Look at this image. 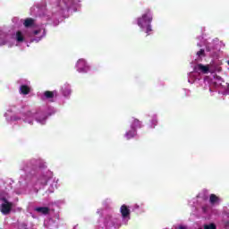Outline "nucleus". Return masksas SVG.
<instances>
[{"label":"nucleus","mask_w":229,"mask_h":229,"mask_svg":"<svg viewBox=\"0 0 229 229\" xmlns=\"http://www.w3.org/2000/svg\"><path fill=\"white\" fill-rule=\"evenodd\" d=\"M46 185H49L48 192L50 194L58 189V180L53 178V172L51 170L40 172L33 185V192H38V189H42Z\"/></svg>","instance_id":"0eeeda50"},{"label":"nucleus","mask_w":229,"mask_h":229,"mask_svg":"<svg viewBox=\"0 0 229 229\" xmlns=\"http://www.w3.org/2000/svg\"><path fill=\"white\" fill-rule=\"evenodd\" d=\"M208 72H221V67L212 61L209 64H197L193 67V71L188 74V83L196 85V87H203V89H209V92L213 89H216L218 94L229 95V84L223 81V78L217 75L212 77H205L201 74H208Z\"/></svg>","instance_id":"f257e3e1"},{"label":"nucleus","mask_w":229,"mask_h":229,"mask_svg":"<svg viewBox=\"0 0 229 229\" xmlns=\"http://www.w3.org/2000/svg\"><path fill=\"white\" fill-rule=\"evenodd\" d=\"M64 203H65V200L60 199L54 202V205H56V207H62V205H64Z\"/></svg>","instance_id":"5701e85b"},{"label":"nucleus","mask_w":229,"mask_h":229,"mask_svg":"<svg viewBox=\"0 0 229 229\" xmlns=\"http://www.w3.org/2000/svg\"><path fill=\"white\" fill-rule=\"evenodd\" d=\"M204 229H216V225L208 224L204 226Z\"/></svg>","instance_id":"b1692460"},{"label":"nucleus","mask_w":229,"mask_h":229,"mask_svg":"<svg viewBox=\"0 0 229 229\" xmlns=\"http://www.w3.org/2000/svg\"><path fill=\"white\" fill-rule=\"evenodd\" d=\"M203 212H208V207H202Z\"/></svg>","instance_id":"cd10ccee"},{"label":"nucleus","mask_w":229,"mask_h":229,"mask_svg":"<svg viewBox=\"0 0 229 229\" xmlns=\"http://www.w3.org/2000/svg\"><path fill=\"white\" fill-rule=\"evenodd\" d=\"M153 11L151 9H145L142 14L136 19V24L146 35L153 33Z\"/></svg>","instance_id":"1a4fd4ad"},{"label":"nucleus","mask_w":229,"mask_h":229,"mask_svg":"<svg viewBox=\"0 0 229 229\" xmlns=\"http://www.w3.org/2000/svg\"><path fill=\"white\" fill-rule=\"evenodd\" d=\"M30 15H35V7L30 8Z\"/></svg>","instance_id":"a878e982"},{"label":"nucleus","mask_w":229,"mask_h":229,"mask_svg":"<svg viewBox=\"0 0 229 229\" xmlns=\"http://www.w3.org/2000/svg\"><path fill=\"white\" fill-rule=\"evenodd\" d=\"M139 128H142V122L138 119L133 118L131 123V130H136Z\"/></svg>","instance_id":"a211bd4d"},{"label":"nucleus","mask_w":229,"mask_h":229,"mask_svg":"<svg viewBox=\"0 0 229 229\" xmlns=\"http://www.w3.org/2000/svg\"><path fill=\"white\" fill-rule=\"evenodd\" d=\"M97 214H99V216H101V214H103V209H98Z\"/></svg>","instance_id":"c85d7f7f"},{"label":"nucleus","mask_w":229,"mask_h":229,"mask_svg":"<svg viewBox=\"0 0 229 229\" xmlns=\"http://www.w3.org/2000/svg\"><path fill=\"white\" fill-rule=\"evenodd\" d=\"M55 98H56V91H45L41 95V99L43 101H49L50 103L55 101Z\"/></svg>","instance_id":"f8f14e48"},{"label":"nucleus","mask_w":229,"mask_h":229,"mask_svg":"<svg viewBox=\"0 0 229 229\" xmlns=\"http://www.w3.org/2000/svg\"><path fill=\"white\" fill-rule=\"evenodd\" d=\"M41 109L47 117H51V115H55V114H56V109H55L53 106H42Z\"/></svg>","instance_id":"f3484780"},{"label":"nucleus","mask_w":229,"mask_h":229,"mask_svg":"<svg viewBox=\"0 0 229 229\" xmlns=\"http://www.w3.org/2000/svg\"><path fill=\"white\" fill-rule=\"evenodd\" d=\"M198 40L199 42L197 43V46L199 47H203V46H206V51L209 53V55L213 56V58H217L221 49H225V43L219 40L217 38L208 43L203 37H199Z\"/></svg>","instance_id":"6e6552de"},{"label":"nucleus","mask_w":229,"mask_h":229,"mask_svg":"<svg viewBox=\"0 0 229 229\" xmlns=\"http://www.w3.org/2000/svg\"><path fill=\"white\" fill-rule=\"evenodd\" d=\"M120 212L122 214L123 222L124 225L130 221V208L126 205H123L120 208Z\"/></svg>","instance_id":"ddd939ff"},{"label":"nucleus","mask_w":229,"mask_h":229,"mask_svg":"<svg viewBox=\"0 0 229 229\" xmlns=\"http://www.w3.org/2000/svg\"><path fill=\"white\" fill-rule=\"evenodd\" d=\"M37 167L38 169H46L47 163L42 158H32L21 164V176L18 181L20 189L15 191L16 194H28V189H30L28 174H31V171H34Z\"/></svg>","instance_id":"20e7f679"},{"label":"nucleus","mask_w":229,"mask_h":229,"mask_svg":"<svg viewBox=\"0 0 229 229\" xmlns=\"http://www.w3.org/2000/svg\"><path fill=\"white\" fill-rule=\"evenodd\" d=\"M121 226V222L117 217L112 215H106L104 218V228L105 229H115Z\"/></svg>","instance_id":"9b49d317"},{"label":"nucleus","mask_w":229,"mask_h":229,"mask_svg":"<svg viewBox=\"0 0 229 229\" xmlns=\"http://www.w3.org/2000/svg\"><path fill=\"white\" fill-rule=\"evenodd\" d=\"M205 56V49L201 48L199 51L197 52V60L199 62L201 58Z\"/></svg>","instance_id":"4be33fe9"},{"label":"nucleus","mask_w":229,"mask_h":229,"mask_svg":"<svg viewBox=\"0 0 229 229\" xmlns=\"http://www.w3.org/2000/svg\"><path fill=\"white\" fill-rule=\"evenodd\" d=\"M81 10V0H72L70 3L58 1L52 5L50 14H43L47 19H60L66 17L67 13H75Z\"/></svg>","instance_id":"39448f33"},{"label":"nucleus","mask_w":229,"mask_h":229,"mask_svg":"<svg viewBox=\"0 0 229 229\" xmlns=\"http://www.w3.org/2000/svg\"><path fill=\"white\" fill-rule=\"evenodd\" d=\"M34 212L39 216H49L51 208H49V207L36 206L34 208Z\"/></svg>","instance_id":"4468645a"},{"label":"nucleus","mask_w":229,"mask_h":229,"mask_svg":"<svg viewBox=\"0 0 229 229\" xmlns=\"http://www.w3.org/2000/svg\"><path fill=\"white\" fill-rule=\"evenodd\" d=\"M13 184V180L12 179L0 180V212L4 216H8L13 208V203L10 201L14 192Z\"/></svg>","instance_id":"423d86ee"},{"label":"nucleus","mask_w":229,"mask_h":229,"mask_svg":"<svg viewBox=\"0 0 229 229\" xmlns=\"http://www.w3.org/2000/svg\"><path fill=\"white\" fill-rule=\"evenodd\" d=\"M228 64H229V61H228Z\"/></svg>","instance_id":"7c9ffc66"},{"label":"nucleus","mask_w":229,"mask_h":229,"mask_svg":"<svg viewBox=\"0 0 229 229\" xmlns=\"http://www.w3.org/2000/svg\"><path fill=\"white\" fill-rule=\"evenodd\" d=\"M26 110V106L22 104H13L8 106L4 117L5 118L6 123H17L22 121L26 124L33 126L35 121L40 126H44L47 123V115L41 107L36 111Z\"/></svg>","instance_id":"7ed1b4c3"},{"label":"nucleus","mask_w":229,"mask_h":229,"mask_svg":"<svg viewBox=\"0 0 229 229\" xmlns=\"http://www.w3.org/2000/svg\"><path fill=\"white\" fill-rule=\"evenodd\" d=\"M182 92H183L184 96H186V97L191 96V89H182Z\"/></svg>","instance_id":"393cba45"},{"label":"nucleus","mask_w":229,"mask_h":229,"mask_svg":"<svg viewBox=\"0 0 229 229\" xmlns=\"http://www.w3.org/2000/svg\"><path fill=\"white\" fill-rule=\"evenodd\" d=\"M61 92L64 96V98H71V94L72 92V90L71 89V85L65 83L64 85L62 86L61 88Z\"/></svg>","instance_id":"dca6fc26"},{"label":"nucleus","mask_w":229,"mask_h":229,"mask_svg":"<svg viewBox=\"0 0 229 229\" xmlns=\"http://www.w3.org/2000/svg\"><path fill=\"white\" fill-rule=\"evenodd\" d=\"M138 208H140V206H139V204H135V205L133 206V209H134V210H138Z\"/></svg>","instance_id":"bb28decb"},{"label":"nucleus","mask_w":229,"mask_h":229,"mask_svg":"<svg viewBox=\"0 0 229 229\" xmlns=\"http://www.w3.org/2000/svg\"><path fill=\"white\" fill-rule=\"evenodd\" d=\"M75 69L80 74H87L90 72V64L85 58H81L75 63Z\"/></svg>","instance_id":"9d476101"},{"label":"nucleus","mask_w":229,"mask_h":229,"mask_svg":"<svg viewBox=\"0 0 229 229\" xmlns=\"http://www.w3.org/2000/svg\"><path fill=\"white\" fill-rule=\"evenodd\" d=\"M135 135H137V131L135 129H131V131L125 132L124 137L127 140H130V139H133Z\"/></svg>","instance_id":"6ab92c4d"},{"label":"nucleus","mask_w":229,"mask_h":229,"mask_svg":"<svg viewBox=\"0 0 229 229\" xmlns=\"http://www.w3.org/2000/svg\"><path fill=\"white\" fill-rule=\"evenodd\" d=\"M31 92V82L27 81L25 84H22L20 87V94H22L23 96H28Z\"/></svg>","instance_id":"2eb2a0df"},{"label":"nucleus","mask_w":229,"mask_h":229,"mask_svg":"<svg viewBox=\"0 0 229 229\" xmlns=\"http://www.w3.org/2000/svg\"><path fill=\"white\" fill-rule=\"evenodd\" d=\"M59 1H65V3H67V0H59Z\"/></svg>","instance_id":"c756f323"},{"label":"nucleus","mask_w":229,"mask_h":229,"mask_svg":"<svg viewBox=\"0 0 229 229\" xmlns=\"http://www.w3.org/2000/svg\"><path fill=\"white\" fill-rule=\"evenodd\" d=\"M158 124V118L157 117V114H153L151 116L150 123L148 124L149 128H155Z\"/></svg>","instance_id":"412c9836"},{"label":"nucleus","mask_w":229,"mask_h":229,"mask_svg":"<svg viewBox=\"0 0 229 229\" xmlns=\"http://www.w3.org/2000/svg\"><path fill=\"white\" fill-rule=\"evenodd\" d=\"M23 26L26 29L16 30L13 34L0 29V47H15L28 42H40L46 37V28L44 25L38 27L33 18L23 20Z\"/></svg>","instance_id":"f03ea898"},{"label":"nucleus","mask_w":229,"mask_h":229,"mask_svg":"<svg viewBox=\"0 0 229 229\" xmlns=\"http://www.w3.org/2000/svg\"><path fill=\"white\" fill-rule=\"evenodd\" d=\"M221 199H219V197L216 196L215 194H211L209 196V202L211 203V205H219Z\"/></svg>","instance_id":"aec40b11"}]
</instances>
